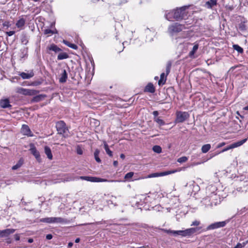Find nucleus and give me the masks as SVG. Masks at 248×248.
<instances>
[{
    "label": "nucleus",
    "instance_id": "nucleus-1",
    "mask_svg": "<svg viewBox=\"0 0 248 248\" xmlns=\"http://www.w3.org/2000/svg\"><path fill=\"white\" fill-rule=\"evenodd\" d=\"M56 127L59 134L62 135L64 138L68 136V129L63 121L58 122L56 124Z\"/></svg>",
    "mask_w": 248,
    "mask_h": 248
},
{
    "label": "nucleus",
    "instance_id": "nucleus-47",
    "mask_svg": "<svg viewBox=\"0 0 248 248\" xmlns=\"http://www.w3.org/2000/svg\"><path fill=\"white\" fill-rule=\"evenodd\" d=\"M239 29L241 31H244L246 30V26L244 23H240L239 24Z\"/></svg>",
    "mask_w": 248,
    "mask_h": 248
},
{
    "label": "nucleus",
    "instance_id": "nucleus-3",
    "mask_svg": "<svg viewBox=\"0 0 248 248\" xmlns=\"http://www.w3.org/2000/svg\"><path fill=\"white\" fill-rule=\"evenodd\" d=\"M186 28L184 25L179 24L178 23H174L168 27V32L171 35L175 33L181 31Z\"/></svg>",
    "mask_w": 248,
    "mask_h": 248
},
{
    "label": "nucleus",
    "instance_id": "nucleus-48",
    "mask_svg": "<svg viewBox=\"0 0 248 248\" xmlns=\"http://www.w3.org/2000/svg\"><path fill=\"white\" fill-rule=\"evenodd\" d=\"M21 40L22 43L24 45H26L28 42V40L25 35H24L22 37Z\"/></svg>",
    "mask_w": 248,
    "mask_h": 248
},
{
    "label": "nucleus",
    "instance_id": "nucleus-16",
    "mask_svg": "<svg viewBox=\"0 0 248 248\" xmlns=\"http://www.w3.org/2000/svg\"><path fill=\"white\" fill-rule=\"evenodd\" d=\"M0 106L3 108H9L12 107L8 98L0 100Z\"/></svg>",
    "mask_w": 248,
    "mask_h": 248
},
{
    "label": "nucleus",
    "instance_id": "nucleus-53",
    "mask_svg": "<svg viewBox=\"0 0 248 248\" xmlns=\"http://www.w3.org/2000/svg\"><path fill=\"white\" fill-rule=\"evenodd\" d=\"M226 144L225 142H221V143H219L217 146V148H219L222 146H223L224 145H225Z\"/></svg>",
    "mask_w": 248,
    "mask_h": 248
},
{
    "label": "nucleus",
    "instance_id": "nucleus-21",
    "mask_svg": "<svg viewBox=\"0 0 248 248\" xmlns=\"http://www.w3.org/2000/svg\"><path fill=\"white\" fill-rule=\"evenodd\" d=\"M46 97L45 95L43 94H39L38 95H36L33 97L31 99V102H38L42 100H43L45 97Z\"/></svg>",
    "mask_w": 248,
    "mask_h": 248
},
{
    "label": "nucleus",
    "instance_id": "nucleus-19",
    "mask_svg": "<svg viewBox=\"0 0 248 248\" xmlns=\"http://www.w3.org/2000/svg\"><path fill=\"white\" fill-rule=\"evenodd\" d=\"M174 10L170 12H167L165 15L166 18L169 21H171L173 19H175V15Z\"/></svg>",
    "mask_w": 248,
    "mask_h": 248
},
{
    "label": "nucleus",
    "instance_id": "nucleus-12",
    "mask_svg": "<svg viewBox=\"0 0 248 248\" xmlns=\"http://www.w3.org/2000/svg\"><path fill=\"white\" fill-rule=\"evenodd\" d=\"M15 230L13 229H7L0 231V238L8 237L10 234L13 233Z\"/></svg>",
    "mask_w": 248,
    "mask_h": 248
},
{
    "label": "nucleus",
    "instance_id": "nucleus-57",
    "mask_svg": "<svg viewBox=\"0 0 248 248\" xmlns=\"http://www.w3.org/2000/svg\"><path fill=\"white\" fill-rule=\"evenodd\" d=\"M233 248H242L241 244L238 243Z\"/></svg>",
    "mask_w": 248,
    "mask_h": 248
},
{
    "label": "nucleus",
    "instance_id": "nucleus-14",
    "mask_svg": "<svg viewBox=\"0 0 248 248\" xmlns=\"http://www.w3.org/2000/svg\"><path fill=\"white\" fill-rule=\"evenodd\" d=\"M30 151L31 153L35 156L36 159L38 161H40L41 158L40 153L33 145H31Z\"/></svg>",
    "mask_w": 248,
    "mask_h": 248
},
{
    "label": "nucleus",
    "instance_id": "nucleus-36",
    "mask_svg": "<svg viewBox=\"0 0 248 248\" xmlns=\"http://www.w3.org/2000/svg\"><path fill=\"white\" fill-rule=\"evenodd\" d=\"M99 153H100V151L98 149L95 150V151H94V156L95 159L96 161V162H97L98 163H100L101 162V159L99 157Z\"/></svg>",
    "mask_w": 248,
    "mask_h": 248
},
{
    "label": "nucleus",
    "instance_id": "nucleus-6",
    "mask_svg": "<svg viewBox=\"0 0 248 248\" xmlns=\"http://www.w3.org/2000/svg\"><path fill=\"white\" fill-rule=\"evenodd\" d=\"M189 116L187 112L178 111L176 113V122L177 123H183Z\"/></svg>",
    "mask_w": 248,
    "mask_h": 248
},
{
    "label": "nucleus",
    "instance_id": "nucleus-7",
    "mask_svg": "<svg viewBox=\"0 0 248 248\" xmlns=\"http://www.w3.org/2000/svg\"><path fill=\"white\" fill-rule=\"evenodd\" d=\"M200 230V228H191L185 230H180V235L182 236H189Z\"/></svg>",
    "mask_w": 248,
    "mask_h": 248
},
{
    "label": "nucleus",
    "instance_id": "nucleus-22",
    "mask_svg": "<svg viewBox=\"0 0 248 248\" xmlns=\"http://www.w3.org/2000/svg\"><path fill=\"white\" fill-rule=\"evenodd\" d=\"M247 140V139H245L241 140L233 143L231 145L232 146V149H233V148H236V147H239V146L242 145L245 142H246Z\"/></svg>",
    "mask_w": 248,
    "mask_h": 248
},
{
    "label": "nucleus",
    "instance_id": "nucleus-31",
    "mask_svg": "<svg viewBox=\"0 0 248 248\" xmlns=\"http://www.w3.org/2000/svg\"><path fill=\"white\" fill-rule=\"evenodd\" d=\"M63 43L66 45L67 46L70 47V48H72L74 49H78V46L74 44H72L70 42L66 41V40H63Z\"/></svg>",
    "mask_w": 248,
    "mask_h": 248
},
{
    "label": "nucleus",
    "instance_id": "nucleus-5",
    "mask_svg": "<svg viewBox=\"0 0 248 248\" xmlns=\"http://www.w3.org/2000/svg\"><path fill=\"white\" fill-rule=\"evenodd\" d=\"M16 92L23 95L32 96L37 94L39 93V91L35 90H30L24 89L23 88H18L17 89Z\"/></svg>",
    "mask_w": 248,
    "mask_h": 248
},
{
    "label": "nucleus",
    "instance_id": "nucleus-60",
    "mask_svg": "<svg viewBox=\"0 0 248 248\" xmlns=\"http://www.w3.org/2000/svg\"><path fill=\"white\" fill-rule=\"evenodd\" d=\"M118 162L117 161H114L113 162V165L115 166V167H117L118 166Z\"/></svg>",
    "mask_w": 248,
    "mask_h": 248
},
{
    "label": "nucleus",
    "instance_id": "nucleus-51",
    "mask_svg": "<svg viewBox=\"0 0 248 248\" xmlns=\"http://www.w3.org/2000/svg\"><path fill=\"white\" fill-rule=\"evenodd\" d=\"M6 34H7L8 36H12L13 35H14L15 33V31H7L6 32Z\"/></svg>",
    "mask_w": 248,
    "mask_h": 248
},
{
    "label": "nucleus",
    "instance_id": "nucleus-9",
    "mask_svg": "<svg viewBox=\"0 0 248 248\" xmlns=\"http://www.w3.org/2000/svg\"><path fill=\"white\" fill-rule=\"evenodd\" d=\"M59 75L60 77L59 82L60 83H64L67 79V73L66 69L64 68H61L59 70Z\"/></svg>",
    "mask_w": 248,
    "mask_h": 248
},
{
    "label": "nucleus",
    "instance_id": "nucleus-18",
    "mask_svg": "<svg viewBox=\"0 0 248 248\" xmlns=\"http://www.w3.org/2000/svg\"><path fill=\"white\" fill-rule=\"evenodd\" d=\"M25 19L21 18L16 22V25L20 30H23L25 24Z\"/></svg>",
    "mask_w": 248,
    "mask_h": 248
},
{
    "label": "nucleus",
    "instance_id": "nucleus-37",
    "mask_svg": "<svg viewBox=\"0 0 248 248\" xmlns=\"http://www.w3.org/2000/svg\"><path fill=\"white\" fill-rule=\"evenodd\" d=\"M75 180H78L77 177H75L73 175H70L67 176V177L64 179V181L69 182L74 181Z\"/></svg>",
    "mask_w": 248,
    "mask_h": 248
},
{
    "label": "nucleus",
    "instance_id": "nucleus-30",
    "mask_svg": "<svg viewBox=\"0 0 248 248\" xmlns=\"http://www.w3.org/2000/svg\"><path fill=\"white\" fill-rule=\"evenodd\" d=\"M24 160L22 158H20L18 162L12 167V170H16L19 168L23 164Z\"/></svg>",
    "mask_w": 248,
    "mask_h": 248
},
{
    "label": "nucleus",
    "instance_id": "nucleus-38",
    "mask_svg": "<svg viewBox=\"0 0 248 248\" xmlns=\"http://www.w3.org/2000/svg\"><path fill=\"white\" fill-rule=\"evenodd\" d=\"M40 221L42 222L52 223V217L42 218Z\"/></svg>",
    "mask_w": 248,
    "mask_h": 248
},
{
    "label": "nucleus",
    "instance_id": "nucleus-56",
    "mask_svg": "<svg viewBox=\"0 0 248 248\" xmlns=\"http://www.w3.org/2000/svg\"><path fill=\"white\" fill-rule=\"evenodd\" d=\"M15 238L16 241H18L20 239V236L18 234H16L15 235Z\"/></svg>",
    "mask_w": 248,
    "mask_h": 248
},
{
    "label": "nucleus",
    "instance_id": "nucleus-24",
    "mask_svg": "<svg viewBox=\"0 0 248 248\" xmlns=\"http://www.w3.org/2000/svg\"><path fill=\"white\" fill-rule=\"evenodd\" d=\"M66 222V220L61 217H52V223H63Z\"/></svg>",
    "mask_w": 248,
    "mask_h": 248
},
{
    "label": "nucleus",
    "instance_id": "nucleus-44",
    "mask_svg": "<svg viewBox=\"0 0 248 248\" xmlns=\"http://www.w3.org/2000/svg\"><path fill=\"white\" fill-rule=\"evenodd\" d=\"M232 149V146H231V145H229V146H227V147H226V148H224V149H223L221 151H220V152H219V153H216L215 155H212V156L210 157V158H211L212 157H213V156H215V155H218V154H220V153H223V152H226V151H228V150H230V149Z\"/></svg>",
    "mask_w": 248,
    "mask_h": 248
},
{
    "label": "nucleus",
    "instance_id": "nucleus-13",
    "mask_svg": "<svg viewBox=\"0 0 248 248\" xmlns=\"http://www.w3.org/2000/svg\"><path fill=\"white\" fill-rule=\"evenodd\" d=\"M145 32L147 35L146 41L151 42L153 40V37L155 36L154 31H152L148 28L145 30Z\"/></svg>",
    "mask_w": 248,
    "mask_h": 248
},
{
    "label": "nucleus",
    "instance_id": "nucleus-39",
    "mask_svg": "<svg viewBox=\"0 0 248 248\" xmlns=\"http://www.w3.org/2000/svg\"><path fill=\"white\" fill-rule=\"evenodd\" d=\"M233 48L239 53H242L243 52V49L238 45H233Z\"/></svg>",
    "mask_w": 248,
    "mask_h": 248
},
{
    "label": "nucleus",
    "instance_id": "nucleus-46",
    "mask_svg": "<svg viewBox=\"0 0 248 248\" xmlns=\"http://www.w3.org/2000/svg\"><path fill=\"white\" fill-rule=\"evenodd\" d=\"M187 160H188V158L187 157L182 156V157L179 158L177 159V162H178L179 163H182L184 162H186V161H187Z\"/></svg>",
    "mask_w": 248,
    "mask_h": 248
},
{
    "label": "nucleus",
    "instance_id": "nucleus-26",
    "mask_svg": "<svg viewBox=\"0 0 248 248\" xmlns=\"http://www.w3.org/2000/svg\"><path fill=\"white\" fill-rule=\"evenodd\" d=\"M217 4V0H209V1L206 2L205 6L208 8H212L213 6L216 5Z\"/></svg>",
    "mask_w": 248,
    "mask_h": 248
},
{
    "label": "nucleus",
    "instance_id": "nucleus-50",
    "mask_svg": "<svg viewBox=\"0 0 248 248\" xmlns=\"http://www.w3.org/2000/svg\"><path fill=\"white\" fill-rule=\"evenodd\" d=\"M200 224V221L198 220H195L192 223L191 226H198Z\"/></svg>",
    "mask_w": 248,
    "mask_h": 248
},
{
    "label": "nucleus",
    "instance_id": "nucleus-4",
    "mask_svg": "<svg viewBox=\"0 0 248 248\" xmlns=\"http://www.w3.org/2000/svg\"><path fill=\"white\" fill-rule=\"evenodd\" d=\"M187 7L186 6L182 7L174 10L175 15V19L179 21L183 19H185L187 16V13L186 11Z\"/></svg>",
    "mask_w": 248,
    "mask_h": 248
},
{
    "label": "nucleus",
    "instance_id": "nucleus-2",
    "mask_svg": "<svg viewBox=\"0 0 248 248\" xmlns=\"http://www.w3.org/2000/svg\"><path fill=\"white\" fill-rule=\"evenodd\" d=\"M77 179H81L82 180H85L88 182H119L118 180H107L106 179L100 178L96 177H93V176H77Z\"/></svg>",
    "mask_w": 248,
    "mask_h": 248
},
{
    "label": "nucleus",
    "instance_id": "nucleus-64",
    "mask_svg": "<svg viewBox=\"0 0 248 248\" xmlns=\"http://www.w3.org/2000/svg\"><path fill=\"white\" fill-rule=\"evenodd\" d=\"M28 241L29 243H31L32 242L33 240L32 239H30Z\"/></svg>",
    "mask_w": 248,
    "mask_h": 248
},
{
    "label": "nucleus",
    "instance_id": "nucleus-58",
    "mask_svg": "<svg viewBox=\"0 0 248 248\" xmlns=\"http://www.w3.org/2000/svg\"><path fill=\"white\" fill-rule=\"evenodd\" d=\"M77 154L78 155H82V151L81 149L78 148L77 149Z\"/></svg>",
    "mask_w": 248,
    "mask_h": 248
},
{
    "label": "nucleus",
    "instance_id": "nucleus-43",
    "mask_svg": "<svg viewBox=\"0 0 248 248\" xmlns=\"http://www.w3.org/2000/svg\"><path fill=\"white\" fill-rule=\"evenodd\" d=\"M171 66V63L170 62H167L166 68V76H167L169 73L170 72V68Z\"/></svg>",
    "mask_w": 248,
    "mask_h": 248
},
{
    "label": "nucleus",
    "instance_id": "nucleus-33",
    "mask_svg": "<svg viewBox=\"0 0 248 248\" xmlns=\"http://www.w3.org/2000/svg\"><path fill=\"white\" fill-rule=\"evenodd\" d=\"M68 58V54L65 52H62L59 54L57 59L58 60H62Z\"/></svg>",
    "mask_w": 248,
    "mask_h": 248
},
{
    "label": "nucleus",
    "instance_id": "nucleus-25",
    "mask_svg": "<svg viewBox=\"0 0 248 248\" xmlns=\"http://www.w3.org/2000/svg\"><path fill=\"white\" fill-rule=\"evenodd\" d=\"M145 91L151 93H154L155 91V89L153 84L151 83H148L147 85L145 87Z\"/></svg>",
    "mask_w": 248,
    "mask_h": 248
},
{
    "label": "nucleus",
    "instance_id": "nucleus-42",
    "mask_svg": "<svg viewBox=\"0 0 248 248\" xmlns=\"http://www.w3.org/2000/svg\"><path fill=\"white\" fill-rule=\"evenodd\" d=\"M153 150L156 153H160L162 151L161 148L158 145H155L153 147Z\"/></svg>",
    "mask_w": 248,
    "mask_h": 248
},
{
    "label": "nucleus",
    "instance_id": "nucleus-8",
    "mask_svg": "<svg viewBox=\"0 0 248 248\" xmlns=\"http://www.w3.org/2000/svg\"><path fill=\"white\" fill-rule=\"evenodd\" d=\"M177 171V170H168L162 172H156V173H153L152 174H150L148 176V178H153V177H160V176H165L169 174H171L172 173H174L175 172H176Z\"/></svg>",
    "mask_w": 248,
    "mask_h": 248
},
{
    "label": "nucleus",
    "instance_id": "nucleus-41",
    "mask_svg": "<svg viewBox=\"0 0 248 248\" xmlns=\"http://www.w3.org/2000/svg\"><path fill=\"white\" fill-rule=\"evenodd\" d=\"M198 47L199 45L198 44H196L193 46L192 50L189 53L190 56H192L195 54V53L197 51V49H198Z\"/></svg>",
    "mask_w": 248,
    "mask_h": 248
},
{
    "label": "nucleus",
    "instance_id": "nucleus-28",
    "mask_svg": "<svg viewBox=\"0 0 248 248\" xmlns=\"http://www.w3.org/2000/svg\"><path fill=\"white\" fill-rule=\"evenodd\" d=\"M167 79V76L164 73H162L160 75V78L158 81V85H163L165 83Z\"/></svg>",
    "mask_w": 248,
    "mask_h": 248
},
{
    "label": "nucleus",
    "instance_id": "nucleus-20",
    "mask_svg": "<svg viewBox=\"0 0 248 248\" xmlns=\"http://www.w3.org/2000/svg\"><path fill=\"white\" fill-rule=\"evenodd\" d=\"M44 150H45V153L46 155H47V158L50 160L52 159L53 155L51 153V151L50 148L49 147L46 146L45 147Z\"/></svg>",
    "mask_w": 248,
    "mask_h": 248
},
{
    "label": "nucleus",
    "instance_id": "nucleus-61",
    "mask_svg": "<svg viewBox=\"0 0 248 248\" xmlns=\"http://www.w3.org/2000/svg\"><path fill=\"white\" fill-rule=\"evenodd\" d=\"M120 157H121V158H122V159H124L125 158V155H124V154H121V155H120Z\"/></svg>",
    "mask_w": 248,
    "mask_h": 248
},
{
    "label": "nucleus",
    "instance_id": "nucleus-23",
    "mask_svg": "<svg viewBox=\"0 0 248 248\" xmlns=\"http://www.w3.org/2000/svg\"><path fill=\"white\" fill-rule=\"evenodd\" d=\"M21 54L20 55V60L24 59L27 57L28 56V49L27 48H23L20 50Z\"/></svg>",
    "mask_w": 248,
    "mask_h": 248
},
{
    "label": "nucleus",
    "instance_id": "nucleus-11",
    "mask_svg": "<svg viewBox=\"0 0 248 248\" xmlns=\"http://www.w3.org/2000/svg\"><path fill=\"white\" fill-rule=\"evenodd\" d=\"M226 222L225 221L217 222L210 224L207 227L208 230H214L221 227H223L225 226Z\"/></svg>",
    "mask_w": 248,
    "mask_h": 248
},
{
    "label": "nucleus",
    "instance_id": "nucleus-17",
    "mask_svg": "<svg viewBox=\"0 0 248 248\" xmlns=\"http://www.w3.org/2000/svg\"><path fill=\"white\" fill-rule=\"evenodd\" d=\"M21 133L24 135L28 136H31V132L27 125L23 124L21 129Z\"/></svg>",
    "mask_w": 248,
    "mask_h": 248
},
{
    "label": "nucleus",
    "instance_id": "nucleus-49",
    "mask_svg": "<svg viewBox=\"0 0 248 248\" xmlns=\"http://www.w3.org/2000/svg\"><path fill=\"white\" fill-rule=\"evenodd\" d=\"M10 22L8 21H5L3 23V27H6L7 28H9L10 26Z\"/></svg>",
    "mask_w": 248,
    "mask_h": 248
},
{
    "label": "nucleus",
    "instance_id": "nucleus-59",
    "mask_svg": "<svg viewBox=\"0 0 248 248\" xmlns=\"http://www.w3.org/2000/svg\"><path fill=\"white\" fill-rule=\"evenodd\" d=\"M73 245V243L72 242H69L68 244V247L69 248H71Z\"/></svg>",
    "mask_w": 248,
    "mask_h": 248
},
{
    "label": "nucleus",
    "instance_id": "nucleus-55",
    "mask_svg": "<svg viewBox=\"0 0 248 248\" xmlns=\"http://www.w3.org/2000/svg\"><path fill=\"white\" fill-rule=\"evenodd\" d=\"M52 238V235L51 234H48L46 235V239L47 240H50Z\"/></svg>",
    "mask_w": 248,
    "mask_h": 248
},
{
    "label": "nucleus",
    "instance_id": "nucleus-15",
    "mask_svg": "<svg viewBox=\"0 0 248 248\" xmlns=\"http://www.w3.org/2000/svg\"><path fill=\"white\" fill-rule=\"evenodd\" d=\"M23 79H30L34 76L33 70H31L29 73L20 72L18 74Z\"/></svg>",
    "mask_w": 248,
    "mask_h": 248
},
{
    "label": "nucleus",
    "instance_id": "nucleus-32",
    "mask_svg": "<svg viewBox=\"0 0 248 248\" xmlns=\"http://www.w3.org/2000/svg\"><path fill=\"white\" fill-rule=\"evenodd\" d=\"M211 148V145L210 144H206L203 145L202 147V152L203 153H206Z\"/></svg>",
    "mask_w": 248,
    "mask_h": 248
},
{
    "label": "nucleus",
    "instance_id": "nucleus-10",
    "mask_svg": "<svg viewBox=\"0 0 248 248\" xmlns=\"http://www.w3.org/2000/svg\"><path fill=\"white\" fill-rule=\"evenodd\" d=\"M110 228L109 229L110 231L114 233H119L120 232H123L122 231L124 229V226L118 224H110Z\"/></svg>",
    "mask_w": 248,
    "mask_h": 248
},
{
    "label": "nucleus",
    "instance_id": "nucleus-54",
    "mask_svg": "<svg viewBox=\"0 0 248 248\" xmlns=\"http://www.w3.org/2000/svg\"><path fill=\"white\" fill-rule=\"evenodd\" d=\"M40 84H41L40 82L36 81V82H32L30 85H32V86H37V85H40Z\"/></svg>",
    "mask_w": 248,
    "mask_h": 248
},
{
    "label": "nucleus",
    "instance_id": "nucleus-62",
    "mask_svg": "<svg viewBox=\"0 0 248 248\" xmlns=\"http://www.w3.org/2000/svg\"><path fill=\"white\" fill-rule=\"evenodd\" d=\"M79 241H80V239H79V238H76V240H75V242H76V243H78L79 242Z\"/></svg>",
    "mask_w": 248,
    "mask_h": 248
},
{
    "label": "nucleus",
    "instance_id": "nucleus-63",
    "mask_svg": "<svg viewBox=\"0 0 248 248\" xmlns=\"http://www.w3.org/2000/svg\"><path fill=\"white\" fill-rule=\"evenodd\" d=\"M126 2H127L126 0H122L121 2L120 3V4H121V3H126Z\"/></svg>",
    "mask_w": 248,
    "mask_h": 248
},
{
    "label": "nucleus",
    "instance_id": "nucleus-52",
    "mask_svg": "<svg viewBox=\"0 0 248 248\" xmlns=\"http://www.w3.org/2000/svg\"><path fill=\"white\" fill-rule=\"evenodd\" d=\"M153 114L154 116V118H158V117H157V116L158 115L159 113L157 111H156V110L154 111L153 112Z\"/></svg>",
    "mask_w": 248,
    "mask_h": 248
},
{
    "label": "nucleus",
    "instance_id": "nucleus-34",
    "mask_svg": "<svg viewBox=\"0 0 248 248\" xmlns=\"http://www.w3.org/2000/svg\"><path fill=\"white\" fill-rule=\"evenodd\" d=\"M104 149L107 153V154L109 156H112V152L111 151H110L109 149L108 145L107 144V143L106 142H104Z\"/></svg>",
    "mask_w": 248,
    "mask_h": 248
},
{
    "label": "nucleus",
    "instance_id": "nucleus-45",
    "mask_svg": "<svg viewBox=\"0 0 248 248\" xmlns=\"http://www.w3.org/2000/svg\"><path fill=\"white\" fill-rule=\"evenodd\" d=\"M134 174V173L133 172H129L127 173L124 176V179L127 180H129L133 177Z\"/></svg>",
    "mask_w": 248,
    "mask_h": 248
},
{
    "label": "nucleus",
    "instance_id": "nucleus-27",
    "mask_svg": "<svg viewBox=\"0 0 248 248\" xmlns=\"http://www.w3.org/2000/svg\"><path fill=\"white\" fill-rule=\"evenodd\" d=\"M48 49L49 50L53 51L56 53L60 52L62 51V49L58 47L56 45L54 44H52L48 47Z\"/></svg>",
    "mask_w": 248,
    "mask_h": 248
},
{
    "label": "nucleus",
    "instance_id": "nucleus-35",
    "mask_svg": "<svg viewBox=\"0 0 248 248\" xmlns=\"http://www.w3.org/2000/svg\"><path fill=\"white\" fill-rule=\"evenodd\" d=\"M154 120L155 122L157 123L159 126H163L165 124V122L163 120L161 119L160 117L154 118Z\"/></svg>",
    "mask_w": 248,
    "mask_h": 248
},
{
    "label": "nucleus",
    "instance_id": "nucleus-29",
    "mask_svg": "<svg viewBox=\"0 0 248 248\" xmlns=\"http://www.w3.org/2000/svg\"><path fill=\"white\" fill-rule=\"evenodd\" d=\"M164 231L167 233L172 234L174 236L180 235V230L179 231H173L170 230H164Z\"/></svg>",
    "mask_w": 248,
    "mask_h": 248
},
{
    "label": "nucleus",
    "instance_id": "nucleus-40",
    "mask_svg": "<svg viewBox=\"0 0 248 248\" xmlns=\"http://www.w3.org/2000/svg\"><path fill=\"white\" fill-rule=\"evenodd\" d=\"M56 33H57V31L56 29H55L54 30H50L49 29H45L44 30V33L45 34H53Z\"/></svg>",
    "mask_w": 248,
    "mask_h": 248
}]
</instances>
